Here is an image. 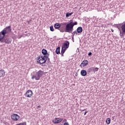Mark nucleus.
<instances>
[{
    "instance_id": "obj_1",
    "label": "nucleus",
    "mask_w": 125,
    "mask_h": 125,
    "mask_svg": "<svg viewBox=\"0 0 125 125\" xmlns=\"http://www.w3.org/2000/svg\"><path fill=\"white\" fill-rule=\"evenodd\" d=\"M11 33V26H6L1 32H0V42H5L9 44L12 42V40L9 38H4L6 34Z\"/></svg>"
},
{
    "instance_id": "obj_2",
    "label": "nucleus",
    "mask_w": 125,
    "mask_h": 125,
    "mask_svg": "<svg viewBox=\"0 0 125 125\" xmlns=\"http://www.w3.org/2000/svg\"><path fill=\"white\" fill-rule=\"evenodd\" d=\"M62 24L65 25V33H72L74 30V26L78 25V22H73V20H71L67 23V22H63Z\"/></svg>"
},
{
    "instance_id": "obj_3",
    "label": "nucleus",
    "mask_w": 125,
    "mask_h": 125,
    "mask_svg": "<svg viewBox=\"0 0 125 125\" xmlns=\"http://www.w3.org/2000/svg\"><path fill=\"white\" fill-rule=\"evenodd\" d=\"M33 73L34 75H31V79L32 80H34V79H35L36 81H39V80H40V79H41V78H42L43 75V71L41 70L38 72H34Z\"/></svg>"
},
{
    "instance_id": "obj_4",
    "label": "nucleus",
    "mask_w": 125,
    "mask_h": 125,
    "mask_svg": "<svg viewBox=\"0 0 125 125\" xmlns=\"http://www.w3.org/2000/svg\"><path fill=\"white\" fill-rule=\"evenodd\" d=\"M11 119L14 122H18L19 119H20V116L16 113H13L11 115Z\"/></svg>"
},
{
    "instance_id": "obj_5",
    "label": "nucleus",
    "mask_w": 125,
    "mask_h": 125,
    "mask_svg": "<svg viewBox=\"0 0 125 125\" xmlns=\"http://www.w3.org/2000/svg\"><path fill=\"white\" fill-rule=\"evenodd\" d=\"M98 70H99V68L98 67H91L88 69V73H94V74H95L96 72H98Z\"/></svg>"
},
{
    "instance_id": "obj_6",
    "label": "nucleus",
    "mask_w": 125,
    "mask_h": 125,
    "mask_svg": "<svg viewBox=\"0 0 125 125\" xmlns=\"http://www.w3.org/2000/svg\"><path fill=\"white\" fill-rule=\"evenodd\" d=\"M121 29L122 30V32H121L120 31V37H121V38H123L125 36V23L122 25Z\"/></svg>"
},
{
    "instance_id": "obj_7",
    "label": "nucleus",
    "mask_w": 125,
    "mask_h": 125,
    "mask_svg": "<svg viewBox=\"0 0 125 125\" xmlns=\"http://www.w3.org/2000/svg\"><path fill=\"white\" fill-rule=\"evenodd\" d=\"M69 45H70V42H69V41H65L63 43V45L62 46V47L67 49V48H69Z\"/></svg>"
},
{
    "instance_id": "obj_8",
    "label": "nucleus",
    "mask_w": 125,
    "mask_h": 125,
    "mask_svg": "<svg viewBox=\"0 0 125 125\" xmlns=\"http://www.w3.org/2000/svg\"><path fill=\"white\" fill-rule=\"evenodd\" d=\"M26 97L31 98V96L33 95V91L31 90H28L26 91V92L24 94Z\"/></svg>"
},
{
    "instance_id": "obj_9",
    "label": "nucleus",
    "mask_w": 125,
    "mask_h": 125,
    "mask_svg": "<svg viewBox=\"0 0 125 125\" xmlns=\"http://www.w3.org/2000/svg\"><path fill=\"white\" fill-rule=\"evenodd\" d=\"M63 121V118H55L54 120H52V123L53 124H59V123H61L62 121Z\"/></svg>"
},
{
    "instance_id": "obj_10",
    "label": "nucleus",
    "mask_w": 125,
    "mask_h": 125,
    "mask_svg": "<svg viewBox=\"0 0 125 125\" xmlns=\"http://www.w3.org/2000/svg\"><path fill=\"white\" fill-rule=\"evenodd\" d=\"M66 25H62V23L61 24L60 28L59 31L62 33H64V32H66Z\"/></svg>"
},
{
    "instance_id": "obj_11",
    "label": "nucleus",
    "mask_w": 125,
    "mask_h": 125,
    "mask_svg": "<svg viewBox=\"0 0 125 125\" xmlns=\"http://www.w3.org/2000/svg\"><path fill=\"white\" fill-rule=\"evenodd\" d=\"M87 64H88V61L87 60H85L83 61V62L81 63L80 66V67H81V68H83L86 66Z\"/></svg>"
},
{
    "instance_id": "obj_12",
    "label": "nucleus",
    "mask_w": 125,
    "mask_h": 125,
    "mask_svg": "<svg viewBox=\"0 0 125 125\" xmlns=\"http://www.w3.org/2000/svg\"><path fill=\"white\" fill-rule=\"evenodd\" d=\"M37 63H39V64H43L42 63V62H43V61H45V60H46V59L45 58V59H43V60H42V59H41V57L39 56L38 57H37Z\"/></svg>"
},
{
    "instance_id": "obj_13",
    "label": "nucleus",
    "mask_w": 125,
    "mask_h": 125,
    "mask_svg": "<svg viewBox=\"0 0 125 125\" xmlns=\"http://www.w3.org/2000/svg\"><path fill=\"white\" fill-rule=\"evenodd\" d=\"M49 57V54H48L47 56H46L45 59L46 60H45V61H43L42 62V63H44L46 62V61L48 62V63L49 64H50V63H51V62H50V59H49V58H48Z\"/></svg>"
},
{
    "instance_id": "obj_14",
    "label": "nucleus",
    "mask_w": 125,
    "mask_h": 125,
    "mask_svg": "<svg viewBox=\"0 0 125 125\" xmlns=\"http://www.w3.org/2000/svg\"><path fill=\"white\" fill-rule=\"evenodd\" d=\"M81 76H82V77H85V76L87 75V72H86V70H81Z\"/></svg>"
},
{
    "instance_id": "obj_15",
    "label": "nucleus",
    "mask_w": 125,
    "mask_h": 125,
    "mask_svg": "<svg viewBox=\"0 0 125 125\" xmlns=\"http://www.w3.org/2000/svg\"><path fill=\"white\" fill-rule=\"evenodd\" d=\"M42 54L45 56H47V55L49 54L48 53H47V50L45 49H42Z\"/></svg>"
},
{
    "instance_id": "obj_16",
    "label": "nucleus",
    "mask_w": 125,
    "mask_h": 125,
    "mask_svg": "<svg viewBox=\"0 0 125 125\" xmlns=\"http://www.w3.org/2000/svg\"><path fill=\"white\" fill-rule=\"evenodd\" d=\"M4 76H5V72H4V70L3 69H0V78H1V77H4Z\"/></svg>"
},
{
    "instance_id": "obj_17",
    "label": "nucleus",
    "mask_w": 125,
    "mask_h": 125,
    "mask_svg": "<svg viewBox=\"0 0 125 125\" xmlns=\"http://www.w3.org/2000/svg\"><path fill=\"white\" fill-rule=\"evenodd\" d=\"M60 26H61L60 23H57L54 24V28L55 29H58V30L59 31L60 29Z\"/></svg>"
},
{
    "instance_id": "obj_18",
    "label": "nucleus",
    "mask_w": 125,
    "mask_h": 125,
    "mask_svg": "<svg viewBox=\"0 0 125 125\" xmlns=\"http://www.w3.org/2000/svg\"><path fill=\"white\" fill-rule=\"evenodd\" d=\"M77 33H78V34H81L82 33H83V27L79 26L77 28Z\"/></svg>"
},
{
    "instance_id": "obj_19",
    "label": "nucleus",
    "mask_w": 125,
    "mask_h": 125,
    "mask_svg": "<svg viewBox=\"0 0 125 125\" xmlns=\"http://www.w3.org/2000/svg\"><path fill=\"white\" fill-rule=\"evenodd\" d=\"M67 50V49H65L64 48L62 47V50H61V55L62 56H64V53H65V51Z\"/></svg>"
},
{
    "instance_id": "obj_20",
    "label": "nucleus",
    "mask_w": 125,
    "mask_h": 125,
    "mask_svg": "<svg viewBox=\"0 0 125 125\" xmlns=\"http://www.w3.org/2000/svg\"><path fill=\"white\" fill-rule=\"evenodd\" d=\"M74 14V12L66 13L65 17L66 18H68V17H70V16H71V15H72V14Z\"/></svg>"
},
{
    "instance_id": "obj_21",
    "label": "nucleus",
    "mask_w": 125,
    "mask_h": 125,
    "mask_svg": "<svg viewBox=\"0 0 125 125\" xmlns=\"http://www.w3.org/2000/svg\"><path fill=\"white\" fill-rule=\"evenodd\" d=\"M56 54H60V47H58L56 49Z\"/></svg>"
},
{
    "instance_id": "obj_22",
    "label": "nucleus",
    "mask_w": 125,
    "mask_h": 125,
    "mask_svg": "<svg viewBox=\"0 0 125 125\" xmlns=\"http://www.w3.org/2000/svg\"><path fill=\"white\" fill-rule=\"evenodd\" d=\"M105 122L107 125H110L111 123V119H110L109 118H107Z\"/></svg>"
},
{
    "instance_id": "obj_23",
    "label": "nucleus",
    "mask_w": 125,
    "mask_h": 125,
    "mask_svg": "<svg viewBox=\"0 0 125 125\" xmlns=\"http://www.w3.org/2000/svg\"><path fill=\"white\" fill-rule=\"evenodd\" d=\"M72 36H74L75 35H78V32L77 30L74 31L73 33H72Z\"/></svg>"
},
{
    "instance_id": "obj_24",
    "label": "nucleus",
    "mask_w": 125,
    "mask_h": 125,
    "mask_svg": "<svg viewBox=\"0 0 125 125\" xmlns=\"http://www.w3.org/2000/svg\"><path fill=\"white\" fill-rule=\"evenodd\" d=\"M50 30L51 32H54V28H53V26H50Z\"/></svg>"
},
{
    "instance_id": "obj_25",
    "label": "nucleus",
    "mask_w": 125,
    "mask_h": 125,
    "mask_svg": "<svg viewBox=\"0 0 125 125\" xmlns=\"http://www.w3.org/2000/svg\"><path fill=\"white\" fill-rule=\"evenodd\" d=\"M40 58L41 59H42V60H43V59H44L45 58H46V56H40Z\"/></svg>"
},
{
    "instance_id": "obj_26",
    "label": "nucleus",
    "mask_w": 125,
    "mask_h": 125,
    "mask_svg": "<svg viewBox=\"0 0 125 125\" xmlns=\"http://www.w3.org/2000/svg\"><path fill=\"white\" fill-rule=\"evenodd\" d=\"M18 125H27V122H24L18 124Z\"/></svg>"
},
{
    "instance_id": "obj_27",
    "label": "nucleus",
    "mask_w": 125,
    "mask_h": 125,
    "mask_svg": "<svg viewBox=\"0 0 125 125\" xmlns=\"http://www.w3.org/2000/svg\"><path fill=\"white\" fill-rule=\"evenodd\" d=\"M88 56H91V55H92V53L91 52L88 53Z\"/></svg>"
},
{
    "instance_id": "obj_28",
    "label": "nucleus",
    "mask_w": 125,
    "mask_h": 125,
    "mask_svg": "<svg viewBox=\"0 0 125 125\" xmlns=\"http://www.w3.org/2000/svg\"><path fill=\"white\" fill-rule=\"evenodd\" d=\"M63 125H69V123H68V122H65V123H64Z\"/></svg>"
},
{
    "instance_id": "obj_29",
    "label": "nucleus",
    "mask_w": 125,
    "mask_h": 125,
    "mask_svg": "<svg viewBox=\"0 0 125 125\" xmlns=\"http://www.w3.org/2000/svg\"><path fill=\"white\" fill-rule=\"evenodd\" d=\"M73 42H74V36L72 35V38H71Z\"/></svg>"
},
{
    "instance_id": "obj_30",
    "label": "nucleus",
    "mask_w": 125,
    "mask_h": 125,
    "mask_svg": "<svg viewBox=\"0 0 125 125\" xmlns=\"http://www.w3.org/2000/svg\"><path fill=\"white\" fill-rule=\"evenodd\" d=\"M86 113H87V111H86L84 113V116H85L86 115Z\"/></svg>"
},
{
    "instance_id": "obj_31",
    "label": "nucleus",
    "mask_w": 125,
    "mask_h": 125,
    "mask_svg": "<svg viewBox=\"0 0 125 125\" xmlns=\"http://www.w3.org/2000/svg\"><path fill=\"white\" fill-rule=\"evenodd\" d=\"M63 122H64L65 123H66V122H67V120L64 119V120H63Z\"/></svg>"
},
{
    "instance_id": "obj_32",
    "label": "nucleus",
    "mask_w": 125,
    "mask_h": 125,
    "mask_svg": "<svg viewBox=\"0 0 125 125\" xmlns=\"http://www.w3.org/2000/svg\"><path fill=\"white\" fill-rule=\"evenodd\" d=\"M39 108H41V105L37 106V109H39Z\"/></svg>"
},
{
    "instance_id": "obj_33",
    "label": "nucleus",
    "mask_w": 125,
    "mask_h": 125,
    "mask_svg": "<svg viewBox=\"0 0 125 125\" xmlns=\"http://www.w3.org/2000/svg\"><path fill=\"white\" fill-rule=\"evenodd\" d=\"M110 30H111V31L112 32H114V29H112V28L110 29Z\"/></svg>"
},
{
    "instance_id": "obj_34",
    "label": "nucleus",
    "mask_w": 125,
    "mask_h": 125,
    "mask_svg": "<svg viewBox=\"0 0 125 125\" xmlns=\"http://www.w3.org/2000/svg\"><path fill=\"white\" fill-rule=\"evenodd\" d=\"M30 22H31V20H30L29 21H27L28 24H30Z\"/></svg>"
},
{
    "instance_id": "obj_35",
    "label": "nucleus",
    "mask_w": 125,
    "mask_h": 125,
    "mask_svg": "<svg viewBox=\"0 0 125 125\" xmlns=\"http://www.w3.org/2000/svg\"><path fill=\"white\" fill-rule=\"evenodd\" d=\"M116 26L117 28H118V29L119 28V25H118V24H117Z\"/></svg>"
},
{
    "instance_id": "obj_36",
    "label": "nucleus",
    "mask_w": 125,
    "mask_h": 125,
    "mask_svg": "<svg viewBox=\"0 0 125 125\" xmlns=\"http://www.w3.org/2000/svg\"><path fill=\"white\" fill-rule=\"evenodd\" d=\"M83 111H85V109H83V110H81V112H83Z\"/></svg>"
},
{
    "instance_id": "obj_37",
    "label": "nucleus",
    "mask_w": 125,
    "mask_h": 125,
    "mask_svg": "<svg viewBox=\"0 0 125 125\" xmlns=\"http://www.w3.org/2000/svg\"><path fill=\"white\" fill-rule=\"evenodd\" d=\"M124 24H125V22L124 23Z\"/></svg>"
}]
</instances>
